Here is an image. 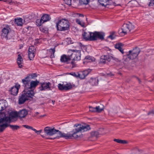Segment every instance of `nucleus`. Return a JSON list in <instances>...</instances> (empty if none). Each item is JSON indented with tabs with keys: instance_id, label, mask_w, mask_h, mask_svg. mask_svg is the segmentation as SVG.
Listing matches in <instances>:
<instances>
[{
	"instance_id": "f704fd0d",
	"label": "nucleus",
	"mask_w": 154,
	"mask_h": 154,
	"mask_svg": "<svg viewBox=\"0 0 154 154\" xmlns=\"http://www.w3.org/2000/svg\"><path fill=\"white\" fill-rule=\"evenodd\" d=\"M36 51L35 47L33 46H30L29 48V52L35 53Z\"/></svg>"
},
{
	"instance_id": "b1692460",
	"label": "nucleus",
	"mask_w": 154,
	"mask_h": 154,
	"mask_svg": "<svg viewBox=\"0 0 154 154\" xmlns=\"http://www.w3.org/2000/svg\"><path fill=\"white\" fill-rule=\"evenodd\" d=\"M90 41H95L97 40V32H91Z\"/></svg>"
},
{
	"instance_id": "79ce46f5",
	"label": "nucleus",
	"mask_w": 154,
	"mask_h": 154,
	"mask_svg": "<svg viewBox=\"0 0 154 154\" xmlns=\"http://www.w3.org/2000/svg\"><path fill=\"white\" fill-rule=\"evenodd\" d=\"M112 0H99V1L101 3V4H102V5H104V4L103 3V2L104 3H106L108 2L109 1H111Z\"/></svg>"
},
{
	"instance_id": "9b49d317",
	"label": "nucleus",
	"mask_w": 154,
	"mask_h": 154,
	"mask_svg": "<svg viewBox=\"0 0 154 154\" xmlns=\"http://www.w3.org/2000/svg\"><path fill=\"white\" fill-rule=\"evenodd\" d=\"M20 87V85L16 84L15 86L12 87L9 90L11 94L13 95H16L18 93Z\"/></svg>"
},
{
	"instance_id": "cd10ccee",
	"label": "nucleus",
	"mask_w": 154,
	"mask_h": 154,
	"mask_svg": "<svg viewBox=\"0 0 154 154\" xmlns=\"http://www.w3.org/2000/svg\"><path fill=\"white\" fill-rule=\"evenodd\" d=\"M10 120V118L9 117H5V118H0V123H3L4 122H7Z\"/></svg>"
},
{
	"instance_id": "1a4fd4ad",
	"label": "nucleus",
	"mask_w": 154,
	"mask_h": 154,
	"mask_svg": "<svg viewBox=\"0 0 154 154\" xmlns=\"http://www.w3.org/2000/svg\"><path fill=\"white\" fill-rule=\"evenodd\" d=\"M40 86L39 89L41 91H45L46 90H51V84L49 82H44L40 83Z\"/></svg>"
},
{
	"instance_id": "0eeeda50",
	"label": "nucleus",
	"mask_w": 154,
	"mask_h": 154,
	"mask_svg": "<svg viewBox=\"0 0 154 154\" xmlns=\"http://www.w3.org/2000/svg\"><path fill=\"white\" fill-rule=\"evenodd\" d=\"M1 36L3 38H8V35L11 31L10 26L7 24L3 25L2 27Z\"/></svg>"
},
{
	"instance_id": "603ef678",
	"label": "nucleus",
	"mask_w": 154,
	"mask_h": 154,
	"mask_svg": "<svg viewBox=\"0 0 154 154\" xmlns=\"http://www.w3.org/2000/svg\"><path fill=\"white\" fill-rule=\"evenodd\" d=\"M114 141L118 143H120L122 141V140L119 139H114Z\"/></svg>"
},
{
	"instance_id": "72a5a7b5",
	"label": "nucleus",
	"mask_w": 154,
	"mask_h": 154,
	"mask_svg": "<svg viewBox=\"0 0 154 154\" xmlns=\"http://www.w3.org/2000/svg\"><path fill=\"white\" fill-rule=\"evenodd\" d=\"M28 55L30 60H32L35 57V53L29 52Z\"/></svg>"
},
{
	"instance_id": "393cba45",
	"label": "nucleus",
	"mask_w": 154,
	"mask_h": 154,
	"mask_svg": "<svg viewBox=\"0 0 154 154\" xmlns=\"http://www.w3.org/2000/svg\"><path fill=\"white\" fill-rule=\"evenodd\" d=\"M104 34L103 33L97 32V39L103 40L104 39Z\"/></svg>"
},
{
	"instance_id": "8fccbe9b",
	"label": "nucleus",
	"mask_w": 154,
	"mask_h": 154,
	"mask_svg": "<svg viewBox=\"0 0 154 154\" xmlns=\"http://www.w3.org/2000/svg\"><path fill=\"white\" fill-rule=\"evenodd\" d=\"M64 1L67 5H70L71 4V0H64Z\"/></svg>"
},
{
	"instance_id": "473e14b6",
	"label": "nucleus",
	"mask_w": 154,
	"mask_h": 154,
	"mask_svg": "<svg viewBox=\"0 0 154 154\" xmlns=\"http://www.w3.org/2000/svg\"><path fill=\"white\" fill-rule=\"evenodd\" d=\"M76 23L80 25L83 27H85V23H84L83 22H82L79 19H76Z\"/></svg>"
},
{
	"instance_id": "680f3d73",
	"label": "nucleus",
	"mask_w": 154,
	"mask_h": 154,
	"mask_svg": "<svg viewBox=\"0 0 154 154\" xmlns=\"http://www.w3.org/2000/svg\"><path fill=\"white\" fill-rule=\"evenodd\" d=\"M80 16H82V17H83V15L82 14H80Z\"/></svg>"
},
{
	"instance_id": "4468645a",
	"label": "nucleus",
	"mask_w": 154,
	"mask_h": 154,
	"mask_svg": "<svg viewBox=\"0 0 154 154\" xmlns=\"http://www.w3.org/2000/svg\"><path fill=\"white\" fill-rule=\"evenodd\" d=\"M28 113V111L25 109L20 110L18 112V117L20 118H24L26 116Z\"/></svg>"
},
{
	"instance_id": "a878e982",
	"label": "nucleus",
	"mask_w": 154,
	"mask_h": 154,
	"mask_svg": "<svg viewBox=\"0 0 154 154\" xmlns=\"http://www.w3.org/2000/svg\"><path fill=\"white\" fill-rule=\"evenodd\" d=\"M96 112H100L104 109V106L101 104L100 106H96Z\"/></svg>"
},
{
	"instance_id": "7c9ffc66",
	"label": "nucleus",
	"mask_w": 154,
	"mask_h": 154,
	"mask_svg": "<svg viewBox=\"0 0 154 154\" xmlns=\"http://www.w3.org/2000/svg\"><path fill=\"white\" fill-rule=\"evenodd\" d=\"M49 52L51 54V57L53 58L54 57V53L55 52V48H51L49 50Z\"/></svg>"
},
{
	"instance_id": "39448f33",
	"label": "nucleus",
	"mask_w": 154,
	"mask_h": 154,
	"mask_svg": "<svg viewBox=\"0 0 154 154\" xmlns=\"http://www.w3.org/2000/svg\"><path fill=\"white\" fill-rule=\"evenodd\" d=\"M134 26L132 24L129 22L128 23L124 24L122 27V28L119 30L118 32L121 36H123L126 34L128 32L134 29Z\"/></svg>"
},
{
	"instance_id": "6e6d98bb",
	"label": "nucleus",
	"mask_w": 154,
	"mask_h": 154,
	"mask_svg": "<svg viewBox=\"0 0 154 154\" xmlns=\"http://www.w3.org/2000/svg\"><path fill=\"white\" fill-rule=\"evenodd\" d=\"M112 58L114 60H116V61H120V60H119V59H118V58H116V57H112Z\"/></svg>"
},
{
	"instance_id": "ea45409f",
	"label": "nucleus",
	"mask_w": 154,
	"mask_h": 154,
	"mask_svg": "<svg viewBox=\"0 0 154 154\" xmlns=\"http://www.w3.org/2000/svg\"><path fill=\"white\" fill-rule=\"evenodd\" d=\"M115 33V32H113L112 33H111L110 35L108 36V37L112 40L114 39L115 37V35L114 34Z\"/></svg>"
},
{
	"instance_id": "13d9d810",
	"label": "nucleus",
	"mask_w": 154,
	"mask_h": 154,
	"mask_svg": "<svg viewBox=\"0 0 154 154\" xmlns=\"http://www.w3.org/2000/svg\"><path fill=\"white\" fill-rule=\"evenodd\" d=\"M137 79L139 81V82L140 83L141 82V81H140V79L138 78H137Z\"/></svg>"
},
{
	"instance_id": "c85d7f7f",
	"label": "nucleus",
	"mask_w": 154,
	"mask_h": 154,
	"mask_svg": "<svg viewBox=\"0 0 154 154\" xmlns=\"http://www.w3.org/2000/svg\"><path fill=\"white\" fill-rule=\"evenodd\" d=\"M91 135L93 137H95L96 138H97L99 137V134L97 131H92L91 133Z\"/></svg>"
},
{
	"instance_id": "052dcab7",
	"label": "nucleus",
	"mask_w": 154,
	"mask_h": 154,
	"mask_svg": "<svg viewBox=\"0 0 154 154\" xmlns=\"http://www.w3.org/2000/svg\"><path fill=\"white\" fill-rule=\"evenodd\" d=\"M45 116V115H42V116H40V117H43Z\"/></svg>"
},
{
	"instance_id": "0e129e2a",
	"label": "nucleus",
	"mask_w": 154,
	"mask_h": 154,
	"mask_svg": "<svg viewBox=\"0 0 154 154\" xmlns=\"http://www.w3.org/2000/svg\"><path fill=\"white\" fill-rule=\"evenodd\" d=\"M131 2V1H129V2Z\"/></svg>"
},
{
	"instance_id": "423d86ee",
	"label": "nucleus",
	"mask_w": 154,
	"mask_h": 154,
	"mask_svg": "<svg viewBox=\"0 0 154 154\" xmlns=\"http://www.w3.org/2000/svg\"><path fill=\"white\" fill-rule=\"evenodd\" d=\"M68 53L69 54V57L71 60H79L81 59V54L78 51L75 52L72 50H69Z\"/></svg>"
},
{
	"instance_id": "f03ea898",
	"label": "nucleus",
	"mask_w": 154,
	"mask_h": 154,
	"mask_svg": "<svg viewBox=\"0 0 154 154\" xmlns=\"http://www.w3.org/2000/svg\"><path fill=\"white\" fill-rule=\"evenodd\" d=\"M23 83V86L24 87V89L27 91H32L34 92L33 90L38 85L39 81L36 80L35 81L30 80H22Z\"/></svg>"
},
{
	"instance_id": "37998d69",
	"label": "nucleus",
	"mask_w": 154,
	"mask_h": 154,
	"mask_svg": "<svg viewBox=\"0 0 154 154\" xmlns=\"http://www.w3.org/2000/svg\"><path fill=\"white\" fill-rule=\"evenodd\" d=\"M149 6H154V0H150Z\"/></svg>"
},
{
	"instance_id": "2f4dec72",
	"label": "nucleus",
	"mask_w": 154,
	"mask_h": 154,
	"mask_svg": "<svg viewBox=\"0 0 154 154\" xmlns=\"http://www.w3.org/2000/svg\"><path fill=\"white\" fill-rule=\"evenodd\" d=\"M9 126L10 128L13 131L17 130L20 128V127L17 125H9Z\"/></svg>"
},
{
	"instance_id": "49530a36",
	"label": "nucleus",
	"mask_w": 154,
	"mask_h": 154,
	"mask_svg": "<svg viewBox=\"0 0 154 154\" xmlns=\"http://www.w3.org/2000/svg\"><path fill=\"white\" fill-rule=\"evenodd\" d=\"M39 44V40L37 39L35 40L34 41V45L35 46H37Z\"/></svg>"
},
{
	"instance_id": "c756f323",
	"label": "nucleus",
	"mask_w": 154,
	"mask_h": 154,
	"mask_svg": "<svg viewBox=\"0 0 154 154\" xmlns=\"http://www.w3.org/2000/svg\"><path fill=\"white\" fill-rule=\"evenodd\" d=\"M123 59L125 62H128L130 60H131V59L130 58L128 54H127L126 55L123 56Z\"/></svg>"
},
{
	"instance_id": "5701e85b",
	"label": "nucleus",
	"mask_w": 154,
	"mask_h": 154,
	"mask_svg": "<svg viewBox=\"0 0 154 154\" xmlns=\"http://www.w3.org/2000/svg\"><path fill=\"white\" fill-rule=\"evenodd\" d=\"M98 80L97 78H91L89 82L93 86L96 85L98 84Z\"/></svg>"
},
{
	"instance_id": "864d4df0",
	"label": "nucleus",
	"mask_w": 154,
	"mask_h": 154,
	"mask_svg": "<svg viewBox=\"0 0 154 154\" xmlns=\"http://www.w3.org/2000/svg\"><path fill=\"white\" fill-rule=\"evenodd\" d=\"M70 74L76 77H78L77 74L75 72H72L70 73Z\"/></svg>"
},
{
	"instance_id": "a211bd4d",
	"label": "nucleus",
	"mask_w": 154,
	"mask_h": 154,
	"mask_svg": "<svg viewBox=\"0 0 154 154\" xmlns=\"http://www.w3.org/2000/svg\"><path fill=\"white\" fill-rule=\"evenodd\" d=\"M91 32H85L82 34V38L86 41H90V37L91 35Z\"/></svg>"
},
{
	"instance_id": "2eb2a0df",
	"label": "nucleus",
	"mask_w": 154,
	"mask_h": 154,
	"mask_svg": "<svg viewBox=\"0 0 154 154\" xmlns=\"http://www.w3.org/2000/svg\"><path fill=\"white\" fill-rule=\"evenodd\" d=\"M89 73V72L88 70H85L82 72L80 73H77L78 77L81 79H84Z\"/></svg>"
},
{
	"instance_id": "c03bdc74",
	"label": "nucleus",
	"mask_w": 154,
	"mask_h": 154,
	"mask_svg": "<svg viewBox=\"0 0 154 154\" xmlns=\"http://www.w3.org/2000/svg\"><path fill=\"white\" fill-rule=\"evenodd\" d=\"M23 126L26 128L28 129H30L33 130V129H34V128H33L32 127L29 126V125H23Z\"/></svg>"
},
{
	"instance_id": "dca6fc26",
	"label": "nucleus",
	"mask_w": 154,
	"mask_h": 154,
	"mask_svg": "<svg viewBox=\"0 0 154 154\" xmlns=\"http://www.w3.org/2000/svg\"><path fill=\"white\" fill-rule=\"evenodd\" d=\"M7 103L5 100H0V111L4 110L7 106Z\"/></svg>"
},
{
	"instance_id": "de8ad7c7",
	"label": "nucleus",
	"mask_w": 154,
	"mask_h": 154,
	"mask_svg": "<svg viewBox=\"0 0 154 154\" xmlns=\"http://www.w3.org/2000/svg\"><path fill=\"white\" fill-rule=\"evenodd\" d=\"M81 2H83L84 4H87L89 2L90 0H81Z\"/></svg>"
},
{
	"instance_id": "9d476101",
	"label": "nucleus",
	"mask_w": 154,
	"mask_h": 154,
	"mask_svg": "<svg viewBox=\"0 0 154 154\" xmlns=\"http://www.w3.org/2000/svg\"><path fill=\"white\" fill-rule=\"evenodd\" d=\"M57 86L59 89L61 91L69 90L72 87V85L69 83H63L62 84L60 83Z\"/></svg>"
},
{
	"instance_id": "20e7f679",
	"label": "nucleus",
	"mask_w": 154,
	"mask_h": 154,
	"mask_svg": "<svg viewBox=\"0 0 154 154\" xmlns=\"http://www.w3.org/2000/svg\"><path fill=\"white\" fill-rule=\"evenodd\" d=\"M34 94V92L32 91H27L24 89L22 94L20 96L19 98V103L20 104L23 103L29 98H32Z\"/></svg>"
},
{
	"instance_id": "4c0bfd02",
	"label": "nucleus",
	"mask_w": 154,
	"mask_h": 154,
	"mask_svg": "<svg viewBox=\"0 0 154 154\" xmlns=\"http://www.w3.org/2000/svg\"><path fill=\"white\" fill-rule=\"evenodd\" d=\"M142 151H140L137 148H135L133 150V153L134 154H140Z\"/></svg>"
},
{
	"instance_id": "3c124183",
	"label": "nucleus",
	"mask_w": 154,
	"mask_h": 154,
	"mask_svg": "<svg viewBox=\"0 0 154 154\" xmlns=\"http://www.w3.org/2000/svg\"><path fill=\"white\" fill-rule=\"evenodd\" d=\"M92 58L91 57L88 56H86L85 57V59L88 60H92Z\"/></svg>"
},
{
	"instance_id": "f8f14e48",
	"label": "nucleus",
	"mask_w": 154,
	"mask_h": 154,
	"mask_svg": "<svg viewBox=\"0 0 154 154\" xmlns=\"http://www.w3.org/2000/svg\"><path fill=\"white\" fill-rule=\"evenodd\" d=\"M70 60V57H69V54H68L67 56L63 54L61 56L60 60L61 62L68 63Z\"/></svg>"
},
{
	"instance_id": "bf43d9fd",
	"label": "nucleus",
	"mask_w": 154,
	"mask_h": 154,
	"mask_svg": "<svg viewBox=\"0 0 154 154\" xmlns=\"http://www.w3.org/2000/svg\"><path fill=\"white\" fill-rule=\"evenodd\" d=\"M35 113L36 114V116H37V115L39 114V113L38 112H36Z\"/></svg>"
},
{
	"instance_id": "4be33fe9",
	"label": "nucleus",
	"mask_w": 154,
	"mask_h": 154,
	"mask_svg": "<svg viewBox=\"0 0 154 154\" xmlns=\"http://www.w3.org/2000/svg\"><path fill=\"white\" fill-rule=\"evenodd\" d=\"M17 63L20 68L23 66V59L20 54L18 55L17 58Z\"/></svg>"
},
{
	"instance_id": "a19ab883",
	"label": "nucleus",
	"mask_w": 154,
	"mask_h": 154,
	"mask_svg": "<svg viewBox=\"0 0 154 154\" xmlns=\"http://www.w3.org/2000/svg\"><path fill=\"white\" fill-rule=\"evenodd\" d=\"M89 110L92 112H96V109L95 107H93L91 106H89Z\"/></svg>"
},
{
	"instance_id": "09e8293b",
	"label": "nucleus",
	"mask_w": 154,
	"mask_h": 154,
	"mask_svg": "<svg viewBox=\"0 0 154 154\" xmlns=\"http://www.w3.org/2000/svg\"><path fill=\"white\" fill-rule=\"evenodd\" d=\"M70 64L72 65V68H74L76 67V65L75 64V63L73 61H72L71 62Z\"/></svg>"
},
{
	"instance_id": "e2e57ef3",
	"label": "nucleus",
	"mask_w": 154,
	"mask_h": 154,
	"mask_svg": "<svg viewBox=\"0 0 154 154\" xmlns=\"http://www.w3.org/2000/svg\"><path fill=\"white\" fill-rule=\"evenodd\" d=\"M42 136L43 137H44V136H43L42 135Z\"/></svg>"
},
{
	"instance_id": "412c9836",
	"label": "nucleus",
	"mask_w": 154,
	"mask_h": 154,
	"mask_svg": "<svg viewBox=\"0 0 154 154\" xmlns=\"http://www.w3.org/2000/svg\"><path fill=\"white\" fill-rule=\"evenodd\" d=\"M37 76V74L35 73L28 74L27 76L22 80H31V79H33Z\"/></svg>"
},
{
	"instance_id": "5fc2aeb1",
	"label": "nucleus",
	"mask_w": 154,
	"mask_h": 154,
	"mask_svg": "<svg viewBox=\"0 0 154 154\" xmlns=\"http://www.w3.org/2000/svg\"><path fill=\"white\" fill-rule=\"evenodd\" d=\"M127 143L126 141L125 140H122V141L120 143L125 144Z\"/></svg>"
},
{
	"instance_id": "c9c22d12",
	"label": "nucleus",
	"mask_w": 154,
	"mask_h": 154,
	"mask_svg": "<svg viewBox=\"0 0 154 154\" xmlns=\"http://www.w3.org/2000/svg\"><path fill=\"white\" fill-rule=\"evenodd\" d=\"M40 30L45 33H47L48 32V28H46L43 27L42 26H41L39 28Z\"/></svg>"
},
{
	"instance_id": "ddd939ff",
	"label": "nucleus",
	"mask_w": 154,
	"mask_h": 154,
	"mask_svg": "<svg viewBox=\"0 0 154 154\" xmlns=\"http://www.w3.org/2000/svg\"><path fill=\"white\" fill-rule=\"evenodd\" d=\"M111 59L109 55H104L101 56L100 62L101 63H105L106 61L109 62Z\"/></svg>"
},
{
	"instance_id": "7ed1b4c3",
	"label": "nucleus",
	"mask_w": 154,
	"mask_h": 154,
	"mask_svg": "<svg viewBox=\"0 0 154 154\" xmlns=\"http://www.w3.org/2000/svg\"><path fill=\"white\" fill-rule=\"evenodd\" d=\"M57 30L60 31L68 30L69 29V22L65 19H62L58 20L56 23Z\"/></svg>"
},
{
	"instance_id": "aec40b11",
	"label": "nucleus",
	"mask_w": 154,
	"mask_h": 154,
	"mask_svg": "<svg viewBox=\"0 0 154 154\" xmlns=\"http://www.w3.org/2000/svg\"><path fill=\"white\" fill-rule=\"evenodd\" d=\"M123 46V44L122 43H118L116 44L115 45V48L116 49H118L122 54H124L123 49L122 47Z\"/></svg>"
},
{
	"instance_id": "6ab92c4d",
	"label": "nucleus",
	"mask_w": 154,
	"mask_h": 154,
	"mask_svg": "<svg viewBox=\"0 0 154 154\" xmlns=\"http://www.w3.org/2000/svg\"><path fill=\"white\" fill-rule=\"evenodd\" d=\"M41 18L43 21V23H44L50 20L51 19L50 16L47 14H44Z\"/></svg>"
},
{
	"instance_id": "6e6552de",
	"label": "nucleus",
	"mask_w": 154,
	"mask_h": 154,
	"mask_svg": "<svg viewBox=\"0 0 154 154\" xmlns=\"http://www.w3.org/2000/svg\"><path fill=\"white\" fill-rule=\"evenodd\" d=\"M140 52L139 48L136 47L132 50L128 51V54L131 60L135 59L137 56Z\"/></svg>"
},
{
	"instance_id": "a18cd8bd",
	"label": "nucleus",
	"mask_w": 154,
	"mask_h": 154,
	"mask_svg": "<svg viewBox=\"0 0 154 154\" xmlns=\"http://www.w3.org/2000/svg\"><path fill=\"white\" fill-rule=\"evenodd\" d=\"M33 131H34L35 132V133H36L37 134H39L42 132V130H40L39 131H37L36 129L34 128V129H33Z\"/></svg>"
},
{
	"instance_id": "58836bf2",
	"label": "nucleus",
	"mask_w": 154,
	"mask_h": 154,
	"mask_svg": "<svg viewBox=\"0 0 154 154\" xmlns=\"http://www.w3.org/2000/svg\"><path fill=\"white\" fill-rule=\"evenodd\" d=\"M43 21L42 20L41 18L40 20H36V23L37 25L38 26H40L44 23H43Z\"/></svg>"
},
{
	"instance_id": "f3484780",
	"label": "nucleus",
	"mask_w": 154,
	"mask_h": 154,
	"mask_svg": "<svg viewBox=\"0 0 154 154\" xmlns=\"http://www.w3.org/2000/svg\"><path fill=\"white\" fill-rule=\"evenodd\" d=\"M11 119L8 121L4 122V123L0 125V132H2L5 129V128L9 126V124L7 123L8 122H10Z\"/></svg>"
},
{
	"instance_id": "bb28decb",
	"label": "nucleus",
	"mask_w": 154,
	"mask_h": 154,
	"mask_svg": "<svg viewBox=\"0 0 154 154\" xmlns=\"http://www.w3.org/2000/svg\"><path fill=\"white\" fill-rule=\"evenodd\" d=\"M22 19L21 18L19 19H15V22L18 26H21L22 25Z\"/></svg>"
},
{
	"instance_id": "f257e3e1",
	"label": "nucleus",
	"mask_w": 154,
	"mask_h": 154,
	"mask_svg": "<svg viewBox=\"0 0 154 154\" xmlns=\"http://www.w3.org/2000/svg\"><path fill=\"white\" fill-rule=\"evenodd\" d=\"M75 129L71 132H68L67 134L62 133L58 130L52 128L50 127H47L45 128L44 132L48 136H52L56 134H57L58 137H63L66 139L76 138L80 136V135L78 134L80 132L87 131L91 129L90 126L88 125L76 124L74 125Z\"/></svg>"
},
{
	"instance_id": "e433bc0d",
	"label": "nucleus",
	"mask_w": 154,
	"mask_h": 154,
	"mask_svg": "<svg viewBox=\"0 0 154 154\" xmlns=\"http://www.w3.org/2000/svg\"><path fill=\"white\" fill-rule=\"evenodd\" d=\"M10 116L13 118H16L18 117V112H12L10 114Z\"/></svg>"
},
{
	"instance_id": "4d7b16f0",
	"label": "nucleus",
	"mask_w": 154,
	"mask_h": 154,
	"mask_svg": "<svg viewBox=\"0 0 154 154\" xmlns=\"http://www.w3.org/2000/svg\"><path fill=\"white\" fill-rule=\"evenodd\" d=\"M51 101L52 103L54 105V103L55 102V101L54 100H52Z\"/></svg>"
}]
</instances>
